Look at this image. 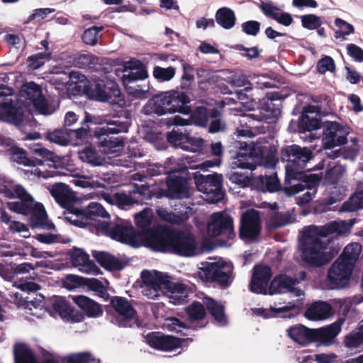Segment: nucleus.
Masks as SVG:
<instances>
[{
    "instance_id": "1",
    "label": "nucleus",
    "mask_w": 363,
    "mask_h": 363,
    "mask_svg": "<svg viewBox=\"0 0 363 363\" xmlns=\"http://www.w3.org/2000/svg\"><path fill=\"white\" fill-rule=\"evenodd\" d=\"M352 225L345 220H335L325 225H310L303 230V238L300 244L301 257L303 262L320 267L328 264L333 257L329 247L334 235L348 233Z\"/></svg>"
},
{
    "instance_id": "2",
    "label": "nucleus",
    "mask_w": 363,
    "mask_h": 363,
    "mask_svg": "<svg viewBox=\"0 0 363 363\" xmlns=\"http://www.w3.org/2000/svg\"><path fill=\"white\" fill-rule=\"evenodd\" d=\"M0 193L9 199H20L18 201L8 202L6 206L12 212L23 215L31 214V225L33 228L51 229L54 227L53 224L46 225L47 214L44 206L36 203L23 186L13 182H5L0 187Z\"/></svg>"
},
{
    "instance_id": "3",
    "label": "nucleus",
    "mask_w": 363,
    "mask_h": 363,
    "mask_svg": "<svg viewBox=\"0 0 363 363\" xmlns=\"http://www.w3.org/2000/svg\"><path fill=\"white\" fill-rule=\"evenodd\" d=\"M141 279L143 283L142 293L148 298L156 299L161 295H166L174 305L186 302V286L181 283L172 282L166 274L144 270L141 272Z\"/></svg>"
},
{
    "instance_id": "4",
    "label": "nucleus",
    "mask_w": 363,
    "mask_h": 363,
    "mask_svg": "<svg viewBox=\"0 0 363 363\" xmlns=\"http://www.w3.org/2000/svg\"><path fill=\"white\" fill-rule=\"evenodd\" d=\"M152 244L155 251L172 252L185 257H195L202 252L196 237L187 231H179L168 241L155 236L153 238Z\"/></svg>"
},
{
    "instance_id": "5",
    "label": "nucleus",
    "mask_w": 363,
    "mask_h": 363,
    "mask_svg": "<svg viewBox=\"0 0 363 363\" xmlns=\"http://www.w3.org/2000/svg\"><path fill=\"white\" fill-rule=\"evenodd\" d=\"M189 102V98L185 93L172 90L155 95L150 101L149 106L157 115L175 112L189 114L191 110L186 105Z\"/></svg>"
},
{
    "instance_id": "6",
    "label": "nucleus",
    "mask_w": 363,
    "mask_h": 363,
    "mask_svg": "<svg viewBox=\"0 0 363 363\" xmlns=\"http://www.w3.org/2000/svg\"><path fill=\"white\" fill-rule=\"evenodd\" d=\"M285 155L287 157L285 166L286 181L303 179L308 176L305 174L304 172L310 169L307 168V164L313 158V152L311 149L293 145L285 149Z\"/></svg>"
},
{
    "instance_id": "7",
    "label": "nucleus",
    "mask_w": 363,
    "mask_h": 363,
    "mask_svg": "<svg viewBox=\"0 0 363 363\" xmlns=\"http://www.w3.org/2000/svg\"><path fill=\"white\" fill-rule=\"evenodd\" d=\"M320 184V177L318 174H311L303 179H294L286 181L284 191L286 195L291 196L301 191H306L301 196L296 198L298 206H304L311 201L317 192V188Z\"/></svg>"
},
{
    "instance_id": "8",
    "label": "nucleus",
    "mask_w": 363,
    "mask_h": 363,
    "mask_svg": "<svg viewBox=\"0 0 363 363\" xmlns=\"http://www.w3.org/2000/svg\"><path fill=\"white\" fill-rule=\"evenodd\" d=\"M232 265L223 260L201 263L198 271L199 277L203 281L216 282L222 286H227L232 282Z\"/></svg>"
},
{
    "instance_id": "9",
    "label": "nucleus",
    "mask_w": 363,
    "mask_h": 363,
    "mask_svg": "<svg viewBox=\"0 0 363 363\" xmlns=\"http://www.w3.org/2000/svg\"><path fill=\"white\" fill-rule=\"evenodd\" d=\"M101 229L112 239L133 247H138L145 238V235L136 231L131 223L128 220H121L114 225L103 222Z\"/></svg>"
},
{
    "instance_id": "10",
    "label": "nucleus",
    "mask_w": 363,
    "mask_h": 363,
    "mask_svg": "<svg viewBox=\"0 0 363 363\" xmlns=\"http://www.w3.org/2000/svg\"><path fill=\"white\" fill-rule=\"evenodd\" d=\"M186 311L188 315V323H184L177 318H169L166 320L164 324L165 328L169 331L187 335L184 333V330L190 328L198 330L204 327L203 324L199 323L202 320L206 315L205 308L201 303L194 302L186 308Z\"/></svg>"
},
{
    "instance_id": "11",
    "label": "nucleus",
    "mask_w": 363,
    "mask_h": 363,
    "mask_svg": "<svg viewBox=\"0 0 363 363\" xmlns=\"http://www.w3.org/2000/svg\"><path fill=\"white\" fill-rule=\"evenodd\" d=\"M195 179L198 190L203 194V198L207 202L214 203L223 199L224 192L221 174H200Z\"/></svg>"
},
{
    "instance_id": "12",
    "label": "nucleus",
    "mask_w": 363,
    "mask_h": 363,
    "mask_svg": "<svg viewBox=\"0 0 363 363\" xmlns=\"http://www.w3.org/2000/svg\"><path fill=\"white\" fill-rule=\"evenodd\" d=\"M350 128L336 121H327L323 125V146L327 150L343 145L347 142Z\"/></svg>"
},
{
    "instance_id": "13",
    "label": "nucleus",
    "mask_w": 363,
    "mask_h": 363,
    "mask_svg": "<svg viewBox=\"0 0 363 363\" xmlns=\"http://www.w3.org/2000/svg\"><path fill=\"white\" fill-rule=\"evenodd\" d=\"M87 94L91 99L102 102L118 104L121 101V91L112 81L94 80L88 86Z\"/></svg>"
},
{
    "instance_id": "14",
    "label": "nucleus",
    "mask_w": 363,
    "mask_h": 363,
    "mask_svg": "<svg viewBox=\"0 0 363 363\" xmlns=\"http://www.w3.org/2000/svg\"><path fill=\"white\" fill-rule=\"evenodd\" d=\"M12 92L8 86H0V119L18 125L23 121V114L21 108L16 106Z\"/></svg>"
},
{
    "instance_id": "15",
    "label": "nucleus",
    "mask_w": 363,
    "mask_h": 363,
    "mask_svg": "<svg viewBox=\"0 0 363 363\" xmlns=\"http://www.w3.org/2000/svg\"><path fill=\"white\" fill-rule=\"evenodd\" d=\"M98 217L106 218L108 217V213L100 203L91 202L85 208H76L73 213H68L66 220L76 226L82 228L91 224V221Z\"/></svg>"
},
{
    "instance_id": "16",
    "label": "nucleus",
    "mask_w": 363,
    "mask_h": 363,
    "mask_svg": "<svg viewBox=\"0 0 363 363\" xmlns=\"http://www.w3.org/2000/svg\"><path fill=\"white\" fill-rule=\"evenodd\" d=\"M11 160L19 164H22L28 167H33L31 169L30 173L37 178H43L45 179L55 177L57 176H67V174L65 172L57 170L55 167L50 169H44L43 167L40 169L36 167L37 164L41 165L42 162L40 160H33L27 157L26 152L21 148L17 147H13L11 150Z\"/></svg>"
},
{
    "instance_id": "17",
    "label": "nucleus",
    "mask_w": 363,
    "mask_h": 363,
    "mask_svg": "<svg viewBox=\"0 0 363 363\" xmlns=\"http://www.w3.org/2000/svg\"><path fill=\"white\" fill-rule=\"evenodd\" d=\"M153 196L150 186L147 184H135L133 189L125 193H116V205L120 208L125 209L136 203H143Z\"/></svg>"
},
{
    "instance_id": "18",
    "label": "nucleus",
    "mask_w": 363,
    "mask_h": 363,
    "mask_svg": "<svg viewBox=\"0 0 363 363\" xmlns=\"http://www.w3.org/2000/svg\"><path fill=\"white\" fill-rule=\"evenodd\" d=\"M22 93L26 99L33 105L35 109L41 114L50 115L56 109L55 104L49 103L43 96L40 87L30 82L23 86Z\"/></svg>"
},
{
    "instance_id": "19",
    "label": "nucleus",
    "mask_w": 363,
    "mask_h": 363,
    "mask_svg": "<svg viewBox=\"0 0 363 363\" xmlns=\"http://www.w3.org/2000/svg\"><path fill=\"white\" fill-rule=\"evenodd\" d=\"M207 230L211 236L223 235L231 239L235 235L233 219L226 212H217L212 214Z\"/></svg>"
},
{
    "instance_id": "20",
    "label": "nucleus",
    "mask_w": 363,
    "mask_h": 363,
    "mask_svg": "<svg viewBox=\"0 0 363 363\" xmlns=\"http://www.w3.org/2000/svg\"><path fill=\"white\" fill-rule=\"evenodd\" d=\"M111 303L116 313L115 323L119 327H133L136 320V312L129 301L125 298L115 296Z\"/></svg>"
},
{
    "instance_id": "21",
    "label": "nucleus",
    "mask_w": 363,
    "mask_h": 363,
    "mask_svg": "<svg viewBox=\"0 0 363 363\" xmlns=\"http://www.w3.org/2000/svg\"><path fill=\"white\" fill-rule=\"evenodd\" d=\"M261 230L259 213L255 209L245 211L240 218L239 236L242 240H252L257 238Z\"/></svg>"
},
{
    "instance_id": "22",
    "label": "nucleus",
    "mask_w": 363,
    "mask_h": 363,
    "mask_svg": "<svg viewBox=\"0 0 363 363\" xmlns=\"http://www.w3.org/2000/svg\"><path fill=\"white\" fill-rule=\"evenodd\" d=\"M353 267L338 258L328 272V281L331 289L345 287L350 278Z\"/></svg>"
},
{
    "instance_id": "23",
    "label": "nucleus",
    "mask_w": 363,
    "mask_h": 363,
    "mask_svg": "<svg viewBox=\"0 0 363 363\" xmlns=\"http://www.w3.org/2000/svg\"><path fill=\"white\" fill-rule=\"evenodd\" d=\"M240 149L244 152H240L233 160L230 164L232 169L240 168L254 170L256 168V160L259 157V151L257 152V147L253 143L240 142Z\"/></svg>"
},
{
    "instance_id": "24",
    "label": "nucleus",
    "mask_w": 363,
    "mask_h": 363,
    "mask_svg": "<svg viewBox=\"0 0 363 363\" xmlns=\"http://www.w3.org/2000/svg\"><path fill=\"white\" fill-rule=\"evenodd\" d=\"M147 342L155 349L162 351H171L177 348L187 346L190 338H177L172 336H165L159 333H151L147 335Z\"/></svg>"
},
{
    "instance_id": "25",
    "label": "nucleus",
    "mask_w": 363,
    "mask_h": 363,
    "mask_svg": "<svg viewBox=\"0 0 363 363\" xmlns=\"http://www.w3.org/2000/svg\"><path fill=\"white\" fill-rule=\"evenodd\" d=\"M130 125V119L128 117L113 116L104 123H100V125L95 128L94 135L100 138L110 134L127 133Z\"/></svg>"
},
{
    "instance_id": "26",
    "label": "nucleus",
    "mask_w": 363,
    "mask_h": 363,
    "mask_svg": "<svg viewBox=\"0 0 363 363\" xmlns=\"http://www.w3.org/2000/svg\"><path fill=\"white\" fill-rule=\"evenodd\" d=\"M188 168L183 158L169 157L162 166L158 164H149L147 168V175L153 177L162 174L169 175L170 173L186 172Z\"/></svg>"
},
{
    "instance_id": "27",
    "label": "nucleus",
    "mask_w": 363,
    "mask_h": 363,
    "mask_svg": "<svg viewBox=\"0 0 363 363\" xmlns=\"http://www.w3.org/2000/svg\"><path fill=\"white\" fill-rule=\"evenodd\" d=\"M170 173L167 176V196L172 199H183L190 196L191 192L186 178Z\"/></svg>"
},
{
    "instance_id": "28",
    "label": "nucleus",
    "mask_w": 363,
    "mask_h": 363,
    "mask_svg": "<svg viewBox=\"0 0 363 363\" xmlns=\"http://www.w3.org/2000/svg\"><path fill=\"white\" fill-rule=\"evenodd\" d=\"M210 114L205 107H197L188 119L182 118L180 116H174L167 118L166 125L168 128L172 125H186L195 124L196 125L206 127L208 125Z\"/></svg>"
},
{
    "instance_id": "29",
    "label": "nucleus",
    "mask_w": 363,
    "mask_h": 363,
    "mask_svg": "<svg viewBox=\"0 0 363 363\" xmlns=\"http://www.w3.org/2000/svg\"><path fill=\"white\" fill-rule=\"evenodd\" d=\"M50 194L53 196L56 202L66 209L65 217L67 213L74 212V196L69 186L64 183H56L49 189Z\"/></svg>"
},
{
    "instance_id": "30",
    "label": "nucleus",
    "mask_w": 363,
    "mask_h": 363,
    "mask_svg": "<svg viewBox=\"0 0 363 363\" xmlns=\"http://www.w3.org/2000/svg\"><path fill=\"white\" fill-rule=\"evenodd\" d=\"M298 281L286 275L276 277L271 282L269 291L271 294L291 293L295 297H300L303 294V291L296 287Z\"/></svg>"
},
{
    "instance_id": "31",
    "label": "nucleus",
    "mask_w": 363,
    "mask_h": 363,
    "mask_svg": "<svg viewBox=\"0 0 363 363\" xmlns=\"http://www.w3.org/2000/svg\"><path fill=\"white\" fill-rule=\"evenodd\" d=\"M181 207L179 208L177 213L169 211L163 207H158L156 209L157 216L163 220L172 224L182 225L184 224L193 213L191 206L193 203L190 202L179 203Z\"/></svg>"
},
{
    "instance_id": "32",
    "label": "nucleus",
    "mask_w": 363,
    "mask_h": 363,
    "mask_svg": "<svg viewBox=\"0 0 363 363\" xmlns=\"http://www.w3.org/2000/svg\"><path fill=\"white\" fill-rule=\"evenodd\" d=\"M271 277L272 271L270 267L262 265L255 266L250 284L251 291L256 294H266Z\"/></svg>"
},
{
    "instance_id": "33",
    "label": "nucleus",
    "mask_w": 363,
    "mask_h": 363,
    "mask_svg": "<svg viewBox=\"0 0 363 363\" xmlns=\"http://www.w3.org/2000/svg\"><path fill=\"white\" fill-rule=\"evenodd\" d=\"M69 255L72 265L79 271L86 274H99L100 269L89 259V255L84 250L74 247L69 251Z\"/></svg>"
},
{
    "instance_id": "34",
    "label": "nucleus",
    "mask_w": 363,
    "mask_h": 363,
    "mask_svg": "<svg viewBox=\"0 0 363 363\" xmlns=\"http://www.w3.org/2000/svg\"><path fill=\"white\" fill-rule=\"evenodd\" d=\"M320 124V108L314 105L304 107L300 121V128L304 131L311 132L318 129Z\"/></svg>"
},
{
    "instance_id": "35",
    "label": "nucleus",
    "mask_w": 363,
    "mask_h": 363,
    "mask_svg": "<svg viewBox=\"0 0 363 363\" xmlns=\"http://www.w3.org/2000/svg\"><path fill=\"white\" fill-rule=\"evenodd\" d=\"M287 335L297 344L306 346L315 342L314 329L308 328L303 325H295L287 329Z\"/></svg>"
},
{
    "instance_id": "36",
    "label": "nucleus",
    "mask_w": 363,
    "mask_h": 363,
    "mask_svg": "<svg viewBox=\"0 0 363 363\" xmlns=\"http://www.w3.org/2000/svg\"><path fill=\"white\" fill-rule=\"evenodd\" d=\"M332 315V306L325 301L313 303L306 311L305 317L311 320H324Z\"/></svg>"
},
{
    "instance_id": "37",
    "label": "nucleus",
    "mask_w": 363,
    "mask_h": 363,
    "mask_svg": "<svg viewBox=\"0 0 363 363\" xmlns=\"http://www.w3.org/2000/svg\"><path fill=\"white\" fill-rule=\"evenodd\" d=\"M79 133L86 134V130L85 128L71 130L67 128L56 129L53 131L47 133V139L54 143L61 146L67 145L73 135L78 136Z\"/></svg>"
},
{
    "instance_id": "38",
    "label": "nucleus",
    "mask_w": 363,
    "mask_h": 363,
    "mask_svg": "<svg viewBox=\"0 0 363 363\" xmlns=\"http://www.w3.org/2000/svg\"><path fill=\"white\" fill-rule=\"evenodd\" d=\"M341 331V324L335 322L326 327L314 329L315 342L318 341L325 345H330L334 342L335 337Z\"/></svg>"
},
{
    "instance_id": "39",
    "label": "nucleus",
    "mask_w": 363,
    "mask_h": 363,
    "mask_svg": "<svg viewBox=\"0 0 363 363\" xmlns=\"http://www.w3.org/2000/svg\"><path fill=\"white\" fill-rule=\"evenodd\" d=\"M72 299L89 317H98L101 315L100 306L91 298L79 295L72 296Z\"/></svg>"
},
{
    "instance_id": "40",
    "label": "nucleus",
    "mask_w": 363,
    "mask_h": 363,
    "mask_svg": "<svg viewBox=\"0 0 363 363\" xmlns=\"http://www.w3.org/2000/svg\"><path fill=\"white\" fill-rule=\"evenodd\" d=\"M15 363H38L32 351L24 344H17L13 349ZM43 363H57L55 360H46Z\"/></svg>"
},
{
    "instance_id": "41",
    "label": "nucleus",
    "mask_w": 363,
    "mask_h": 363,
    "mask_svg": "<svg viewBox=\"0 0 363 363\" xmlns=\"http://www.w3.org/2000/svg\"><path fill=\"white\" fill-rule=\"evenodd\" d=\"M203 303L218 325L223 326L227 324V319L224 314V306L221 303L210 297H205Z\"/></svg>"
},
{
    "instance_id": "42",
    "label": "nucleus",
    "mask_w": 363,
    "mask_h": 363,
    "mask_svg": "<svg viewBox=\"0 0 363 363\" xmlns=\"http://www.w3.org/2000/svg\"><path fill=\"white\" fill-rule=\"evenodd\" d=\"M79 160L93 167L103 166L104 157L93 147H86L78 152Z\"/></svg>"
},
{
    "instance_id": "43",
    "label": "nucleus",
    "mask_w": 363,
    "mask_h": 363,
    "mask_svg": "<svg viewBox=\"0 0 363 363\" xmlns=\"http://www.w3.org/2000/svg\"><path fill=\"white\" fill-rule=\"evenodd\" d=\"M92 255L97 262L106 269H121L123 267V263L109 253L93 251Z\"/></svg>"
},
{
    "instance_id": "44",
    "label": "nucleus",
    "mask_w": 363,
    "mask_h": 363,
    "mask_svg": "<svg viewBox=\"0 0 363 363\" xmlns=\"http://www.w3.org/2000/svg\"><path fill=\"white\" fill-rule=\"evenodd\" d=\"M147 77V72L141 62H137L133 67L127 65L125 73L123 76L124 84L130 83L132 82L143 80Z\"/></svg>"
},
{
    "instance_id": "45",
    "label": "nucleus",
    "mask_w": 363,
    "mask_h": 363,
    "mask_svg": "<svg viewBox=\"0 0 363 363\" xmlns=\"http://www.w3.org/2000/svg\"><path fill=\"white\" fill-rule=\"evenodd\" d=\"M239 125L242 129H259L257 123L263 121L265 116L259 111H254L251 113L239 114Z\"/></svg>"
},
{
    "instance_id": "46",
    "label": "nucleus",
    "mask_w": 363,
    "mask_h": 363,
    "mask_svg": "<svg viewBox=\"0 0 363 363\" xmlns=\"http://www.w3.org/2000/svg\"><path fill=\"white\" fill-rule=\"evenodd\" d=\"M359 189L361 191L355 192L342 205L340 212H353L363 208V184L359 185Z\"/></svg>"
},
{
    "instance_id": "47",
    "label": "nucleus",
    "mask_w": 363,
    "mask_h": 363,
    "mask_svg": "<svg viewBox=\"0 0 363 363\" xmlns=\"http://www.w3.org/2000/svg\"><path fill=\"white\" fill-rule=\"evenodd\" d=\"M99 146L106 154L119 155L124 146L122 137L105 138L99 142Z\"/></svg>"
},
{
    "instance_id": "48",
    "label": "nucleus",
    "mask_w": 363,
    "mask_h": 363,
    "mask_svg": "<svg viewBox=\"0 0 363 363\" xmlns=\"http://www.w3.org/2000/svg\"><path fill=\"white\" fill-rule=\"evenodd\" d=\"M188 138V135L184 133L179 128L173 129L169 132L167 135L168 143L172 145L174 147H179L186 151H196L193 148H189L188 145H186V140Z\"/></svg>"
},
{
    "instance_id": "49",
    "label": "nucleus",
    "mask_w": 363,
    "mask_h": 363,
    "mask_svg": "<svg viewBox=\"0 0 363 363\" xmlns=\"http://www.w3.org/2000/svg\"><path fill=\"white\" fill-rule=\"evenodd\" d=\"M216 20L218 24L225 29L232 28L235 23L234 12L227 7L221 8L217 11Z\"/></svg>"
},
{
    "instance_id": "50",
    "label": "nucleus",
    "mask_w": 363,
    "mask_h": 363,
    "mask_svg": "<svg viewBox=\"0 0 363 363\" xmlns=\"http://www.w3.org/2000/svg\"><path fill=\"white\" fill-rule=\"evenodd\" d=\"M361 252L362 245L358 242H352L345 247L339 258H342L344 262L354 267Z\"/></svg>"
},
{
    "instance_id": "51",
    "label": "nucleus",
    "mask_w": 363,
    "mask_h": 363,
    "mask_svg": "<svg viewBox=\"0 0 363 363\" xmlns=\"http://www.w3.org/2000/svg\"><path fill=\"white\" fill-rule=\"evenodd\" d=\"M344 344L350 350L360 348L363 345V327L353 330L345 337Z\"/></svg>"
},
{
    "instance_id": "52",
    "label": "nucleus",
    "mask_w": 363,
    "mask_h": 363,
    "mask_svg": "<svg viewBox=\"0 0 363 363\" xmlns=\"http://www.w3.org/2000/svg\"><path fill=\"white\" fill-rule=\"evenodd\" d=\"M26 307L30 313V315H35L38 318L41 317L44 312V296L40 294H35L33 298H26Z\"/></svg>"
},
{
    "instance_id": "53",
    "label": "nucleus",
    "mask_w": 363,
    "mask_h": 363,
    "mask_svg": "<svg viewBox=\"0 0 363 363\" xmlns=\"http://www.w3.org/2000/svg\"><path fill=\"white\" fill-rule=\"evenodd\" d=\"M153 217L152 211L150 208H145L142 211L135 215V222L137 226L149 233V228Z\"/></svg>"
},
{
    "instance_id": "54",
    "label": "nucleus",
    "mask_w": 363,
    "mask_h": 363,
    "mask_svg": "<svg viewBox=\"0 0 363 363\" xmlns=\"http://www.w3.org/2000/svg\"><path fill=\"white\" fill-rule=\"evenodd\" d=\"M52 305L55 311L58 313L62 318H69L70 317L72 311L69 302L64 297H55Z\"/></svg>"
},
{
    "instance_id": "55",
    "label": "nucleus",
    "mask_w": 363,
    "mask_h": 363,
    "mask_svg": "<svg viewBox=\"0 0 363 363\" xmlns=\"http://www.w3.org/2000/svg\"><path fill=\"white\" fill-rule=\"evenodd\" d=\"M210 124L208 126V132L216 133L224 131L225 129V123L223 120L220 113L216 109H213L210 113Z\"/></svg>"
},
{
    "instance_id": "56",
    "label": "nucleus",
    "mask_w": 363,
    "mask_h": 363,
    "mask_svg": "<svg viewBox=\"0 0 363 363\" xmlns=\"http://www.w3.org/2000/svg\"><path fill=\"white\" fill-rule=\"evenodd\" d=\"M295 303H289L287 305L280 307H270L269 309L258 308L256 310L258 315L262 316L264 318L274 317L279 315L281 313H286L294 309Z\"/></svg>"
},
{
    "instance_id": "57",
    "label": "nucleus",
    "mask_w": 363,
    "mask_h": 363,
    "mask_svg": "<svg viewBox=\"0 0 363 363\" xmlns=\"http://www.w3.org/2000/svg\"><path fill=\"white\" fill-rule=\"evenodd\" d=\"M176 74V69L173 67H162L156 66L153 69V76L159 82L170 81Z\"/></svg>"
},
{
    "instance_id": "58",
    "label": "nucleus",
    "mask_w": 363,
    "mask_h": 363,
    "mask_svg": "<svg viewBox=\"0 0 363 363\" xmlns=\"http://www.w3.org/2000/svg\"><path fill=\"white\" fill-rule=\"evenodd\" d=\"M103 30V26H93L85 30L82 35L83 41L87 45H95L101 37L99 33Z\"/></svg>"
},
{
    "instance_id": "59",
    "label": "nucleus",
    "mask_w": 363,
    "mask_h": 363,
    "mask_svg": "<svg viewBox=\"0 0 363 363\" xmlns=\"http://www.w3.org/2000/svg\"><path fill=\"white\" fill-rule=\"evenodd\" d=\"M98 63V58L91 53H81L74 60V64L76 67L81 69H86L90 65Z\"/></svg>"
},
{
    "instance_id": "60",
    "label": "nucleus",
    "mask_w": 363,
    "mask_h": 363,
    "mask_svg": "<svg viewBox=\"0 0 363 363\" xmlns=\"http://www.w3.org/2000/svg\"><path fill=\"white\" fill-rule=\"evenodd\" d=\"M65 363H99V359L95 358L89 352H81L72 354L65 359Z\"/></svg>"
},
{
    "instance_id": "61",
    "label": "nucleus",
    "mask_w": 363,
    "mask_h": 363,
    "mask_svg": "<svg viewBox=\"0 0 363 363\" xmlns=\"http://www.w3.org/2000/svg\"><path fill=\"white\" fill-rule=\"evenodd\" d=\"M291 223V216L289 213H278L272 216L268 223V226L278 228Z\"/></svg>"
},
{
    "instance_id": "62",
    "label": "nucleus",
    "mask_w": 363,
    "mask_h": 363,
    "mask_svg": "<svg viewBox=\"0 0 363 363\" xmlns=\"http://www.w3.org/2000/svg\"><path fill=\"white\" fill-rule=\"evenodd\" d=\"M211 153L213 155L217 157L214 160H206L205 161L202 165L204 167H212L219 166L220 164L221 160L219 158L223 154V146L221 143L217 142L214 143H211Z\"/></svg>"
},
{
    "instance_id": "63",
    "label": "nucleus",
    "mask_w": 363,
    "mask_h": 363,
    "mask_svg": "<svg viewBox=\"0 0 363 363\" xmlns=\"http://www.w3.org/2000/svg\"><path fill=\"white\" fill-rule=\"evenodd\" d=\"M51 53L50 52H39L28 57L29 66L33 69H37L43 66L45 61L50 59Z\"/></svg>"
},
{
    "instance_id": "64",
    "label": "nucleus",
    "mask_w": 363,
    "mask_h": 363,
    "mask_svg": "<svg viewBox=\"0 0 363 363\" xmlns=\"http://www.w3.org/2000/svg\"><path fill=\"white\" fill-rule=\"evenodd\" d=\"M229 180L238 185L240 188L247 186L250 183V177L249 174H245L239 172H233L228 174Z\"/></svg>"
}]
</instances>
